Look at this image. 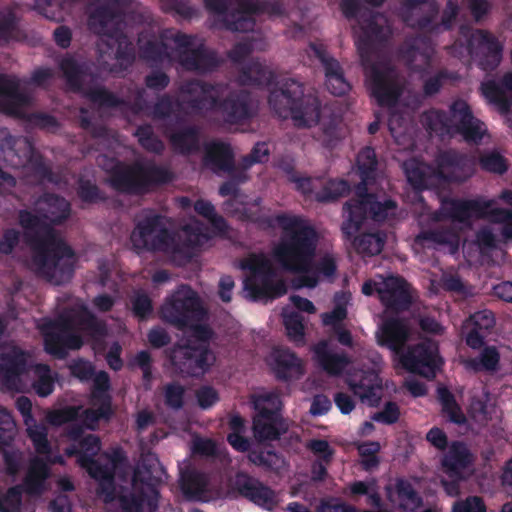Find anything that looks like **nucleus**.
Here are the masks:
<instances>
[{
	"instance_id": "9d476101",
	"label": "nucleus",
	"mask_w": 512,
	"mask_h": 512,
	"mask_svg": "<svg viewBox=\"0 0 512 512\" xmlns=\"http://www.w3.org/2000/svg\"><path fill=\"white\" fill-rule=\"evenodd\" d=\"M427 1L428 0H403V7L405 9L402 13L403 22L408 27L425 32L429 35H438L442 32L452 30L459 15L460 9L458 0L446 1L440 21H437L440 8L435 0L428 3L427 11L421 16L415 17L411 12L412 9Z\"/></svg>"
},
{
	"instance_id": "5fc2aeb1",
	"label": "nucleus",
	"mask_w": 512,
	"mask_h": 512,
	"mask_svg": "<svg viewBox=\"0 0 512 512\" xmlns=\"http://www.w3.org/2000/svg\"><path fill=\"white\" fill-rule=\"evenodd\" d=\"M352 238L353 246L357 253L367 256L379 254L385 244V235L381 233H363L358 237Z\"/></svg>"
},
{
	"instance_id": "a211bd4d",
	"label": "nucleus",
	"mask_w": 512,
	"mask_h": 512,
	"mask_svg": "<svg viewBox=\"0 0 512 512\" xmlns=\"http://www.w3.org/2000/svg\"><path fill=\"white\" fill-rule=\"evenodd\" d=\"M171 364L181 377L199 378L207 373L215 362V355L208 345L189 340L175 346L170 355Z\"/></svg>"
},
{
	"instance_id": "69168bd1",
	"label": "nucleus",
	"mask_w": 512,
	"mask_h": 512,
	"mask_svg": "<svg viewBox=\"0 0 512 512\" xmlns=\"http://www.w3.org/2000/svg\"><path fill=\"white\" fill-rule=\"evenodd\" d=\"M167 55V45L163 41L150 39L139 45V56L147 62L160 63Z\"/></svg>"
},
{
	"instance_id": "864d4df0",
	"label": "nucleus",
	"mask_w": 512,
	"mask_h": 512,
	"mask_svg": "<svg viewBox=\"0 0 512 512\" xmlns=\"http://www.w3.org/2000/svg\"><path fill=\"white\" fill-rule=\"evenodd\" d=\"M194 211L205 218L218 234L223 235L228 232L229 225L227 221L216 212L215 206L210 201L204 199L196 200Z\"/></svg>"
},
{
	"instance_id": "6e6d98bb",
	"label": "nucleus",
	"mask_w": 512,
	"mask_h": 512,
	"mask_svg": "<svg viewBox=\"0 0 512 512\" xmlns=\"http://www.w3.org/2000/svg\"><path fill=\"white\" fill-rule=\"evenodd\" d=\"M437 396L441 403L442 411L448 416L450 422L458 425L466 422V417L456 402L455 396L447 387H439L437 389Z\"/></svg>"
},
{
	"instance_id": "20e7f679",
	"label": "nucleus",
	"mask_w": 512,
	"mask_h": 512,
	"mask_svg": "<svg viewBox=\"0 0 512 512\" xmlns=\"http://www.w3.org/2000/svg\"><path fill=\"white\" fill-rule=\"evenodd\" d=\"M218 87V84L191 79L181 84L180 91L189 95L184 102L192 113L211 112L222 126L244 125L253 119L255 109L248 91L233 90L220 98Z\"/></svg>"
},
{
	"instance_id": "4468645a",
	"label": "nucleus",
	"mask_w": 512,
	"mask_h": 512,
	"mask_svg": "<svg viewBox=\"0 0 512 512\" xmlns=\"http://www.w3.org/2000/svg\"><path fill=\"white\" fill-rule=\"evenodd\" d=\"M240 268L250 272L244 280V289L253 300L266 297L277 298L287 292L282 280L274 281L275 270L271 262L262 254H250L240 261Z\"/></svg>"
},
{
	"instance_id": "7c9ffc66",
	"label": "nucleus",
	"mask_w": 512,
	"mask_h": 512,
	"mask_svg": "<svg viewBox=\"0 0 512 512\" xmlns=\"http://www.w3.org/2000/svg\"><path fill=\"white\" fill-rule=\"evenodd\" d=\"M208 486L209 478L206 473L191 466H187L180 471L179 487L187 501H208Z\"/></svg>"
},
{
	"instance_id": "e433bc0d",
	"label": "nucleus",
	"mask_w": 512,
	"mask_h": 512,
	"mask_svg": "<svg viewBox=\"0 0 512 512\" xmlns=\"http://www.w3.org/2000/svg\"><path fill=\"white\" fill-rule=\"evenodd\" d=\"M48 463L40 457L30 460L26 475L23 479V488L28 495L39 496L46 489V481L50 477Z\"/></svg>"
},
{
	"instance_id": "c9c22d12",
	"label": "nucleus",
	"mask_w": 512,
	"mask_h": 512,
	"mask_svg": "<svg viewBox=\"0 0 512 512\" xmlns=\"http://www.w3.org/2000/svg\"><path fill=\"white\" fill-rule=\"evenodd\" d=\"M273 370L276 378L282 381L298 380L305 373L301 359L288 349L275 351Z\"/></svg>"
},
{
	"instance_id": "37998d69",
	"label": "nucleus",
	"mask_w": 512,
	"mask_h": 512,
	"mask_svg": "<svg viewBox=\"0 0 512 512\" xmlns=\"http://www.w3.org/2000/svg\"><path fill=\"white\" fill-rule=\"evenodd\" d=\"M314 353L319 366L331 376L341 375L350 363L346 354L329 351L326 341L319 342L314 348Z\"/></svg>"
},
{
	"instance_id": "49530a36",
	"label": "nucleus",
	"mask_w": 512,
	"mask_h": 512,
	"mask_svg": "<svg viewBox=\"0 0 512 512\" xmlns=\"http://www.w3.org/2000/svg\"><path fill=\"white\" fill-rule=\"evenodd\" d=\"M481 90L489 102L507 110L509 101L506 97V92L512 93V72L505 73L499 81L487 80L483 82Z\"/></svg>"
},
{
	"instance_id": "09e8293b",
	"label": "nucleus",
	"mask_w": 512,
	"mask_h": 512,
	"mask_svg": "<svg viewBox=\"0 0 512 512\" xmlns=\"http://www.w3.org/2000/svg\"><path fill=\"white\" fill-rule=\"evenodd\" d=\"M458 235L450 228L422 230L415 238V243L423 248H436L437 245H458Z\"/></svg>"
},
{
	"instance_id": "a19ab883",
	"label": "nucleus",
	"mask_w": 512,
	"mask_h": 512,
	"mask_svg": "<svg viewBox=\"0 0 512 512\" xmlns=\"http://www.w3.org/2000/svg\"><path fill=\"white\" fill-rule=\"evenodd\" d=\"M27 370V354L18 347L0 354V377L7 383L15 382Z\"/></svg>"
},
{
	"instance_id": "603ef678",
	"label": "nucleus",
	"mask_w": 512,
	"mask_h": 512,
	"mask_svg": "<svg viewBox=\"0 0 512 512\" xmlns=\"http://www.w3.org/2000/svg\"><path fill=\"white\" fill-rule=\"evenodd\" d=\"M327 90L335 96H343L351 90L350 83L344 76L343 69L339 62L329 64L324 70Z\"/></svg>"
},
{
	"instance_id": "bb28decb",
	"label": "nucleus",
	"mask_w": 512,
	"mask_h": 512,
	"mask_svg": "<svg viewBox=\"0 0 512 512\" xmlns=\"http://www.w3.org/2000/svg\"><path fill=\"white\" fill-rule=\"evenodd\" d=\"M122 18L109 3L97 0L89 6L87 26L91 33L113 39L118 34L117 23Z\"/></svg>"
},
{
	"instance_id": "338daca9",
	"label": "nucleus",
	"mask_w": 512,
	"mask_h": 512,
	"mask_svg": "<svg viewBox=\"0 0 512 512\" xmlns=\"http://www.w3.org/2000/svg\"><path fill=\"white\" fill-rule=\"evenodd\" d=\"M381 447L379 442L367 441L358 445L357 450L361 457V466L365 471H372L380 464L378 453Z\"/></svg>"
},
{
	"instance_id": "f3484780",
	"label": "nucleus",
	"mask_w": 512,
	"mask_h": 512,
	"mask_svg": "<svg viewBox=\"0 0 512 512\" xmlns=\"http://www.w3.org/2000/svg\"><path fill=\"white\" fill-rule=\"evenodd\" d=\"M459 33L466 38V50L477 61L484 71H493L502 60L503 45L498 38L488 30L472 31L470 26L461 25Z\"/></svg>"
},
{
	"instance_id": "774afa93",
	"label": "nucleus",
	"mask_w": 512,
	"mask_h": 512,
	"mask_svg": "<svg viewBox=\"0 0 512 512\" xmlns=\"http://www.w3.org/2000/svg\"><path fill=\"white\" fill-rule=\"evenodd\" d=\"M163 10L182 20H191L198 16L199 10L190 0H164Z\"/></svg>"
},
{
	"instance_id": "b1692460",
	"label": "nucleus",
	"mask_w": 512,
	"mask_h": 512,
	"mask_svg": "<svg viewBox=\"0 0 512 512\" xmlns=\"http://www.w3.org/2000/svg\"><path fill=\"white\" fill-rule=\"evenodd\" d=\"M233 488L241 497L266 510H272L278 505L276 491L246 472L235 475Z\"/></svg>"
},
{
	"instance_id": "f8f14e48",
	"label": "nucleus",
	"mask_w": 512,
	"mask_h": 512,
	"mask_svg": "<svg viewBox=\"0 0 512 512\" xmlns=\"http://www.w3.org/2000/svg\"><path fill=\"white\" fill-rule=\"evenodd\" d=\"M159 314L165 323L184 330L191 323L200 321L205 310L198 294L189 285L181 284L166 297Z\"/></svg>"
},
{
	"instance_id": "4d7b16f0",
	"label": "nucleus",
	"mask_w": 512,
	"mask_h": 512,
	"mask_svg": "<svg viewBox=\"0 0 512 512\" xmlns=\"http://www.w3.org/2000/svg\"><path fill=\"white\" fill-rule=\"evenodd\" d=\"M133 135L137 138L139 145L147 152L158 155L163 153L165 149L164 142L155 134L151 124L139 125Z\"/></svg>"
},
{
	"instance_id": "393cba45",
	"label": "nucleus",
	"mask_w": 512,
	"mask_h": 512,
	"mask_svg": "<svg viewBox=\"0 0 512 512\" xmlns=\"http://www.w3.org/2000/svg\"><path fill=\"white\" fill-rule=\"evenodd\" d=\"M378 294L386 310L392 313L407 311L412 305L411 287L401 276L386 278Z\"/></svg>"
},
{
	"instance_id": "412c9836",
	"label": "nucleus",
	"mask_w": 512,
	"mask_h": 512,
	"mask_svg": "<svg viewBox=\"0 0 512 512\" xmlns=\"http://www.w3.org/2000/svg\"><path fill=\"white\" fill-rule=\"evenodd\" d=\"M402 366L409 372L424 377H434L440 361L438 346L426 340L410 346L399 355Z\"/></svg>"
},
{
	"instance_id": "f704fd0d",
	"label": "nucleus",
	"mask_w": 512,
	"mask_h": 512,
	"mask_svg": "<svg viewBox=\"0 0 512 512\" xmlns=\"http://www.w3.org/2000/svg\"><path fill=\"white\" fill-rule=\"evenodd\" d=\"M390 501H396L403 511H416L423 506V498L406 478H396L393 488H388Z\"/></svg>"
},
{
	"instance_id": "2eb2a0df",
	"label": "nucleus",
	"mask_w": 512,
	"mask_h": 512,
	"mask_svg": "<svg viewBox=\"0 0 512 512\" xmlns=\"http://www.w3.org/2000/svg\"><path fill=\"white\" fill-rule=\"evenodd\" d=\"M163 40L172 41L178 49V61L187 71L208 73L215 71L221 64L217 52L204 43L192 48L195 37L179 30L166 29L162 32Z\"/></svg>"
},
{
	"instance_id": "6e6552de",
	"label": "nucleus",
	"mask_w": 512,
	"mask_h": 512,
	"mask_svg": "<svg viewBox=\"0 0 512 512\" xmlns=\"http://www.w3.org/2000/svg\"><path fill=\"white\" fill-rule=\"evenodd\" d=\"M435 48L427 37L405 42L399 49V55L407 67L419 74L423 81V94L431 97L440 92L446 80L450 78L446 69H441L429 76L433 67Z\"/></svg>"
},
{
	"instance_id": "2f4dec72",
	"label": "nucleus",
	"mask_w": 512,
	"mask_h": 512,
	"mask_svg": "<svg viewBox=\"0 0 512 512\" xmlns=\"http://www.w3.org/2000/svg\"><path fill=\"white\" fill-rule=\"evenodd\" d=\"M234 161L235 154L229 143L213 140L205 145L203 164L214 173L219 174L224 171H232Z\"/></svg>"
},
{
	"instance_id": "cd10ccee",
	"label": "nucleus",
	"mask_w": 512,
	"mask_h": 512,
	"mask_svg": "<svg viewBox=\"0 0 512 512\" xmlns=\"http://www.w3.org/2000/svg\"><path fill=\"white\" fill-rule=\"evenodd\" d=\"M474 461L473 454L462 441H452L441 458V469L447 477L467 479Z\"/></svg>"
},
{
	"instance_id": "f257e3e1",
	"label": "nucleus",
	"mask_w": 512,
	"mask_h": 512,
	"mask_svg": "<svg viewBox=\"0 0 512 512\" xmlns=\"http://www.w3.org/2000/svg\"><path fill=\"white\" fill-rule=\"evenodd\" d=\"M19 224L32 249V266L36 273L54 285L69 282L75 271L76 255L56 232L47 217L20 210Z\"/></svg>"
},
{
	"instance_id": "7ed1b4c3",
	"label": "nucleus",
	"mask_w": 512,
	"mask_h": 512,
	"mask_svg": "<svg viewBox=\"0 0 512 512\" xmlns=\"http://www.w3.org/2000/svg\"><path fill=\"white\" fill-rule=\"evenodd\" d=\"M379 20L386 22L381 13L371 9H365L361 13V34L356 45L371 97L380 107H393L402 95L395 71L389 65L371 61L376 45L383 44L388 38L387 28Z\"/></svg>"
},
{
	"instance_id": "052dcab7",
	"label": "nucleus",
	"mask_w": 512,
	"mask_h": 512,
	"mask_svg": "<svg viewBox=\"0 0 512 512\" xmlns=\"http://www.w3.org/2000/svg\"><path fill=\"white\" fill-rule=\"evenodd\" d=\"M77 323L79 328L92 338L98 339L106 335L105 323L87 309L78 315Z\"/></svg>"
},
{
	"instance_id": "e2e57ef3",
	"label": "nucleus",
	"mask_w": 512,
	"mask_h": 512,
	"mask_svg": "<svg viewBox=\"0 0 512 512\" xmlns=\"http://www.w3.org/2000/svg\"><path fill=\"white\" fill-rule=\"evenodd\" d=\"M96 408H88L83 412V417L87 428L94 430L99 421H109L113 414L112 403L92 401Z\"/></svg>"
},
{
	"instance_id": "a18cd8bd",
	"label": "nucleus",
	"mask_w": 512,
	"mask_h": 512,
	"mask_svg": "<svg viewBox=\"0 0 512 512\" xmlns=\"http://www.w3.org/2000/svg\"><path fill=\"white\" fill-rule=\"evenodd\" d=\"M275 80V73L258 59L246 63L239 74V81L243 85L268 86Z\"/></svg>"
},
{
	"instance_id": "aec40b11",
	"label": "nucleus",
	"mask_w": 512,
	"mask_h": 512,
	"mask_svg": "<svg viewBox=\"0 0 512 512\" xmlns=\"http://www.w3.org/2000/svg\"><path fill=\"white\" fill-rule=\"evenodd\" d=\"M282 16L285 7L282 0H238V7L226 20L229 31L249 32L254 29V15Z\"/></svg>"
},
{
	"instance_id": "72a5a7b5",
	"label": "nucleus",
	"mask_w": 512,
	"mask_h": 512,
	"mask_svg": "<svg viewBox=\"0 0 512 512\" xmlns=\"http://www.w3.org/2000/svg\"><path fill=\"white\" fill-rule=\"evenodd\" d=\"M348 385L353 394L357 396L362 403H366L369 406L378 405L382 381L375 371H363L358 379L349 380Z\"/></svg>"
},
{
	"instance_id": "dca6fc26",
	"label": "nucleus",
	"mask_w": 512,
	"mask_h": 512,
	"mask_svg": "<svg viewBox=\"0 0 512 512\" xmlns=\"http://www.w3.org/2000/svg\"><path fill=\"white\" fill-rule=\"evenodd\" d=\"M163 220L162 215L151 213L138 221L130 235L133 249L137 253L177 251L175 234L165 226Z\"/></svg>"
},
{
	"instance_id": "c03bdc74",
	"label": "nucleus",
	"mask_w": 512,
	"mask_h": 512,
	"mask_svg": "<svg viewBox=\"0 0 512 512\" xmlns=\"http://www.w3.org/2000/svg\"><path fill=\"white\" fill-rule=\"evenodd\" d=\"M356 166L361 181L355 190L363 192L376 179L378 160L374 148L370 146L362 148L357 154Z\"/></svg>"
},
{
	"instance_id": "bf43d9fd",
	"label": "nucleus",
	"mask_w": 512,
	"mask_h": 512,
	"mask_svg": "<svg viewBox=\"0 0 512 512\" xmlns=\"http://www.w3.org/2000/svg\"><path fill=\"white\" fill-rule=\"evenodd\" d=\"M479 166L483 171L502 175L508 171L507 159L496 150H485L479 155Z\"/></svg>"
},
{
	"instance_id": "473e14b6",
	"label": "nucleus",
	"mask_w": 512,
	"mask_h": 512,
	"mask_svg": "<svg viewBox=\"0 0 512 512\" xmlns=\"http://www.w3.org/2000/svg\"><path fill=\"white\" fill-rule=\"evenodd\" d=\"M467 162L466 155L455 150L440 152L436 157L437 168L435 174L445 182L461 183L466 179L463 170Z\"/></svg>"
},
{
	"instance_id": "c85d7f7f",
	"label": "nucleus",
	"mask_w": 512,
	"mask_h": 512,
	"mask_svg": "<svg viewBox=\"0 0 512 512\" xmlns=\"http://www.w3.org/2000/svg\"><path fill=\"white\" fill-rule=\"evenodd\" d=\"M257 413L253 417L252 430L256 442L279 440L286 432L282 416L277 409L256 405Z\"/></svg>"
},
{
	"instance_id": "0e129e2a",
	"label": "nucleus",
	"mask_w": 512,
	"mask_h": 512,
	"mask_svg": "<svg viewBox=\"0 0 512 512\" xmlns=\"http://www.w3.org/2000/svg\"><path fill=\"white\" fill-rule=\"evenodd\" d=\"M37 378L33 382V389L40 397H47L55 387V378L52 376L50 367L47 364H38L35 368Z\"/></svg>"
},
{
	"instance_id": "f03ea898",
	"label": "nucleus",
	"mask_w": 512,
	"mask_h": 512,
	"mask_svg": "<svg viewBox=\"0 0 512 512\" xmlns=\"http://www.w3.org/2000/svg\"><path fill=\"white\" fill-rule=\"evenodd\" d=\"M249 220L260 227L271 228L277 223L283 229V237L274 249V256L284 270L303 273L304 285L314 288L319 282L317 273L312 268L318 234L300 216L286 213L277 214L275 218L263 215H251Z\"/></svg>"
},
{
	"instance_id": "58836bf2",
	"label": "nucleus",
	"mask_w": 512,
	"mask_h": 512,
	"mask_svg": "<svg viewBox=\"0 0 512 512\" xmlns=\"http://www.w3.org/2000/svg\"><path fill=\"white\" fill-rule=\"evenodd\" d=\"M247 458L250 463L267 472H278L285 463L283 456L264 442L253 444Z\"/></svg>"
},
{
	"instance_id": "de8ad7c7",
	"label": "nucleus",
	"mask_w": 512,
	"mask_h": 512,
	"mask_svg": "<svg viewBox=\"0 0 512 512\" xmlns=\"http://www.w3.org/2000/svg\"><path fill=\"white\" fill-rule=\"evenodd\" d=\"M500 352L496 346L486 345L481 348L480 353L464 361L467 369L479 373H495L500 369Z\"/></svg>"
},
{
	"instance_id": "6ab92c4d",
	"label": "nucleus",
	"mask_w": 512,
	"mask_h": 512,
	"mask_svg": "<svg viewBox=\"0 0 512 512\" xmlns=\"http://www.w3.org/2000/svg\"><path fill=\"white\" fill-rule=\"evenodd\" d=\"M40 331L43 335L45 351L58 359H64L69 350H78L84 343L67 317L45 321L40 326Z\"/></svg>"
},
{
	"instance_id": "4be33fe9",
	"label": "nucleus",
	"mask_w": 512,
	"mask_h": 512,
	"mask_svg": "<svg viewBox=\"0 0 512 512\" xmlns=\"http://www.w3.org/2000/svg\"><path fill=\"white\" fill-rule=\"evenodd\" d=\"M451 117L454 134L461 135L466 142L478 144L487 132L485 124L474 117L470 105L463 99L454 100L447 112Z\"/></svg>"
},
{
	"instance_id": "79ce46f5",
	"label": "nucleus",
	"mask_w": 512,
	"mask_h": 512,
	"mask_svg": "<svg viewBox=\"0 0 512 512\" xmlns=\"http://www.w3.org/2000/svg\"><path fill=\"white\" fill-rule=\"evenodd\" d=\"M101 450V440L95 434H86L75 444H69L64 452L68 457H76L80 466L95 463V457Z\"/></svg>"
},
{
	"instance_id": "13d9d810",
	"label": "nucleus",
	"mask_w": 512,
	"mask_h": 512,
	"mask_svg": "<svg viewBox=\"0 0 512 512\" xmlns=\"http://www.w3.org/2000/svg\"><path fill=\"white\" fill-rule=\"evenodd\" d=\"M76 193L81 202L88 205L103 203L107 200L106 193L89 179L78 180Z\"/></svg>"
},
{
	"instance_id": "9b49d317",
	"label": "nucleus",
	"mask_w": 512,
	"mask_h": 512,
	"mask_svg": "<svg viewBox=\"0 0 512 512\" xmlns=\"http://www.w3.org/2000/svg\"><path fill=\"white\" fill-rule=\"evenodd\" d=\"M59 68L63 73L69 89L82 94L88 101L97 106H117L123 103L115 93L100 85L85 84L86 78L95 79L89 65L79 62L72 56L64 57Z\"/></svg>"
},
{
	"instance_id": "ea45409f",
	"label": "nucleus",
	"mask_w": 512,
	"mask_h": 512,
	"mask_svg": "<svg viewBox=\"0 0 512 512\" xmlns=\"http://www.w3.org/2000/svg\"><path fill=\"white\" fill-rule=\"evenodd\" d=\"M113 39L116 43L114 59L118 64L111 65L105 62L103 55H100L98 58L100 67L110 73L117 72L118 70H126L128 67L132 66L135 61V47L129 38L125 34L120 33L119 35L116 34Z\"/></svg>"
},
{
	"instance_id": "423d86ee",
	"label": "nucleus",
	"mask_w": 512,
	"mask_h": 512,
	"mask_svg": "<svg viewBox=\"0 0 512 512\" xmlns=\"http://www.w3.org/2000/svg\"><path fill=\"white\" fill-rule=\"evenodd\" d=\"M268 103L279 117H291L298 127H311L320 121V100L313 95H305L303 85L294 79H286L272 89Z\"/></svg>"
},
{
	"instance_id": "ddd939ff",
	"label": "nucleus",
	"mask_w": 512,
	"mask_h": 512,
	"mask_svg": "<svg viewBox=\"0 0 512 512\" xmlns=\"http://www.w3.org/2000/svg\"><path fill=\"white\" fill-rule=\"evenodd\" d=\"M2 147L4 160L10 167L14 169L28 167L40 181L53 184L58 182L57 175L46 164L43 156L28 137L8 135L3 140Z\"/></svg>"
},
{
	"instance_id": "8fccbe9b",
	"label": "nucleus",
	"mask_w": 512,
	"mask_h": 512,
	"mask_svg": "<svg viewBox=\"0 0 512 512\" xmlns=\"http://www.w3.org/2000/svg\"><path fill=\"white\" fill-rule=\"evenodd\" d=\"M451 117L444 110L430 109L421 116V122L429 133L440 137L454 135Z\"/></svg>"
},
{
	"instance_id": "39448f33",
	"label": "nucleus",
	"mask_w": 512,
	"mask_h": 512,
	"mask_svg": "<svg viewBox=\"0 0 512 512\" xmlns=\"http://www.w3.org/2000/svg\"><path fill=\"white\" fill-rule=\"evenodd\" d=\"M165 469L158 456L153 452L141 455L134 470L133 486L135 492L119 496L122 512H142L144 504L147 512H157L160 499V486L163 484Z\"/></svg>"
},
{
	"instance_id": "c756f323",
	"label": "nucleus",
	"mask_w": 512,
	"mask_h": 512,
	"mask_svg": "<svg viewBox=\"0 0 512 512\" xmlns=\"http://www.w3.org/2000/svg\"><path fill=\"white\" fill-rule=\"evenodd\" d=\"M410 330L404 319L388 317L383 320L380 332L377 334V342L380 346L390 349L400 355L409 339Z\"/></svg>"
},
{
	"instance_id": "5701e85b",
	"label": "nucleus",
	"mask_w": 512,
	"mask_h": 512,
	"mask_svg": "<svg viewBox=\"0 0 512 512\" xmlns=\"http://www.w3.org/2000/svg\"><path fill=\"white\" fill-rule=\"evenodd\" d=\"M185 119L175 116V123L165 126L164 134L173 151L183 156H189L200 151L201 128L196 124L184 125Z\"/></svg>"
},
{
	"instance_id": "3c124183",
	"label": "nucleus",
	"mask_w": 512,
	"mask_h": 512,
	"mask_svg": "<svg viewBox=\"0 0 512 512\" xmlns=\"http://www.w3.org/2000/svg\"><path fill=\"white\" fill-rule=\"evenodd\" d=\"M179 92H181L179 90ZM182 100L174 99L171 95L165 93L156 99L151 111L154 120H167L174 114L175 110H180L182 106L187 104L184 102L189 99V95L182 94Z\"/></svg>"
},
{
	"instance_id": "1a4fd4ad",
	"label": "nucleus",
	"mask_w": 512,
	"mask_h": 512,
	"mask_svg": "<svg viewBox=\"0 0 512 512\" xmlns=\"http://www.w3.org/2000/svg\"><path fill=\"white\" fill-rule=\"evenodd\" d=\"M355 198L347 201L343 206L347 219L342 223L341 231L345 239L351 240L368 218L382 222L386 220L391 211L397 208L394 200L386 199L383 202L377 200V196L363 191L355 190Z\"/></svg>"
},
{
	"instance_id": "0eeeda50",
	"label": "nucleus",
	"mask_w": 512,
	"mask_h": 512,
	"mask_svg": "<svg viewBox=\"0 0 512 512\" xmlns=\"http://www.w3.org/2000/svg\"><path fill=\"white\" fill-rule=\"evenodd\" d=\"M109 185L117 192L128 195H143L156 187L173 181L170 169L154 161L126 164L117 161L108 171Z\"/></svg>"
},
{
	"instance_id": "680f3d73",
	"label": "nucleus",
	"mask_w": 512,
	"mask_h": 512,
	"mask_svg": "<svg viewBox=\"0 0 512 512\" xmlns=\"http://www.w3.org/2000/svg\"><path fill=\"white\" fill-rule=\"evenodd\" d=\"M349 192L350 185L348 181L343 179H331L317 193L316 198L319 202L327 203L335 201L347 195Z\"/></svg>"
},
{
	"instance_id": "a878e982",
	"label": "nucleus",
	"mask_w": 512,
	"mask_h": 512,
	"mask_svg": "<svg viewBox=\"0 0 512 512\" xmlns=\"http://www.w3.org/2000/svg\"><path fill=\"white\" fill-rule=\"evenodd\" d=\"M494 204L493 200L444 198L441 201V213L447 219L465 223L472 217H485L486 210Z\"/></svg>"
},
{
	"instance_id": "4c0bfd02",
	"label": "nucleus",
	"mask_w": 512,
	"mask_h": 512,
	"mask_svg": "<svg viewBox=\"0 0 512 512\" xmlns=\"http://www.w3.org/2000/svg\"><path fill=\"white\" fill-rule=\"evenodd\" d=\"M0 95L4 97L3 111L8 115H18L28 102L27 96L19 91L18 80L4 74H0Z\"/></svg>"
}]
</instances>
